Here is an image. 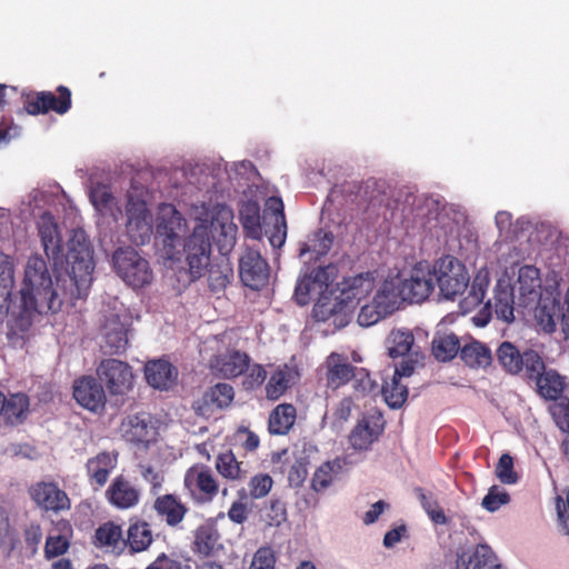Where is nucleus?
Wrapping results in <instances>:
<instances>
[{
    "instance_id": "obj_53",
    "label": "nucleus",
    "mask_w": 569,
    "mask_h": 569,
    "mask_svg": "<svg viewBox=\"0 0 569 569\" xmlns=\"http://www.w3.org/2000/svg\"><path fill=\"white\" fill-rule=\"evenodd\" d=\"M382 396L390 408H400L407 400L408 388L397 380V376H392L389 381H385L382 386Z\"/></svg>"
},
{
    "instance_id": "obj_40",
    "label": "nucleus",
    "mask_w": 569,
    "mask_h": 569,
    "mask_svg": "<svg viewBox=\"0 0 569 569\" xmlns=\"http://www.w3.org/2000/svg\"><path fill=\"white\" fill-rule=\"evenodd\" d=\"M296 421V408L283 403L277 406L269 416L268 428L272 435H286Z\"/></svg>"
},
{
    "instance_id": "obj_56",
    "label": "nucleus",
    "mask_w": 569,
    "mask_h": 569,
    "mask_svg": "<svg viewBox=\"0 0 569 569\" xmlns=\"http://www.w3.org/2000/svg\"><path fill=\"white\" fill-rule=\"evenodd\" d=\"M417 492L421 506L429 518L437 525H446L448 522V518L445 516L443 510L433 496L431 493L423 492L421 489H418Z\"/></svg>"
},
{
    "instance_id": "obj_45",
    "label": "nucleus",
    "mask_w": 569,
    "mask_h": 569,
    "mask_svg": "<svg viewBox=\"0 0 569 569\" xmlns=\"http://www.w3.org/2000/svg\"><path fill=\"white\" fill-rule=\"evenodd\" d=\"M94 538L96 546L111 550L119 549L126 545L121 526L111 521L101 525L96 530Z\"/></svg>"
},
{
    "instance_id": "obj_38",
    "label": "nucleus",
    "mask_w": 569,
    "mask_h": 569,
    "mask_svg": "<svg viewBox=\"0 0 569 569\" xmlns=\"http://www.w3.org/2000/svg\"><path fill=\"white\" fill-rule=\"evenodd\" d=\"M90 200L93 207L103 216H111L118 220L121 210L118 207L117 200L107 186L96 184L90 190Z\"/></svg>"
},
{
    "instance_id": "obj_48",
    "label": "nucleus",
    "mask_w": 569,
    "mask_h": 569,
    "mask_svg": "<svg viewBox=\"0 0 569 569\" xmlns=\"http://www.w3.org/2000/svg\"><path fill=\"white\" fill-rule=\"evenodd\" d=\"M460 342L455 333L437 335L432 340V353L439 361H449L460 351Z\"/></svg>"
},
{
    "instance_id": "obj_33",
    "label": "nucleus",
    "mask_w": 569,
    "mask_h": 569,
    "mask_svg": "<svg viewBox=\"0 0 569 569\" xmlns=\"http://www.w3.org/2000/svg\"><path fill=\"white\" fill-rule=\"evenodd\" d=\"M413 343V335L408 329H393L386 339L388 355L393 359L405 357L407 355L416 356V358H418V352L416 351Z\"/></svg>"
},
{
    "instance_id": "obj_6",
    "label": "nucleus",
    "mask_w": 569,
    "mask_h": 569,
    "mask_svg": "<svg viewBox=\"0 0 569 569\" xmlns=\"http://www.w3.org/2000/svg\"><path fill=\"white\" fill-rule=\"evenodd\" d=\"M186 231L187 221L176 207L171 203H161L156 220V239L162 247L166 258L173 259L180 252Z\"/></svg>"
},
{
    "instance_id": "obj_61",
    "label": "nucleus",
    "mask_w": 569,
    "mask_h": 569,
    "mask_svg": "<svg viewBox=\"0 0 569 569\" xmlns=\"http://www.w3.org/2000/svg\"><path fill=\"white\" fill-rule=\"evenodd\" d=\"M263 519L271 527L281 526L287 520L284 502L279 499L271 500L269 507L263 512Z\"/></svg>"
},
{
    "instance_id": "obj_44",
    "label": "nucleus",
    "mask_w": 569,
    "mask_h": 569,
    "mask_svg": "<svg viewBox=\"0 0 569 569\" xmlns=\"http://www.w3.org/2000/svg\"><path fill=\"white\" fill-rule=\"evenodd\" d=\"M240 221L248 237L260 239L262 234L260 223V207L256 201L244 202L240 210Z\"/></svg>"
},
{
    "instance_id": "obj_17",
    "label": "nucleus",
    "mask_w": 569,
    "mask_h": 569,
    "mask_svg": "<svg viewBox=\"0 0 569 569\" xmlns=\"http://www.w3.org/2000/svg\"><path fill=\"white\" fill-rule=\"evenodd\" d=\"M118 465V453L101 451L89 458L86 462V475L89 485L99 490L103 488Z\"/></svg>"
},
{
    "instance_id": "obj_34",
    "label": "nucleus",
    "mask_w": 569,
    "mask_h": 569,
    "mask_svg": "<svg viewBox=\"0 0 569 569\" xmlns=\"http://www.w3.org/2000/svg\"><path fill=\"white\" fill-rule=\"evenodd\" d=\"M59 526L61 529H53L46 539L44 558L48 560L63 556L70 548L71 528L66 521L60 522Z\"/></svg>"
},
{
    "instance_id": "obj_30",
    "label": "nucleus",
    "mask_w": 569,
    "mask_h": 569,
    "mask_svg": "<svg viewBox=\"0 0 569 569\" xmlns=\"http://www.w3.org/2000/svg\"><path fill=\"white\" fill-rule=\"evenodd\" d=\"M147 382L154 389L168 390L177 382V369L166 360L150 361L144 367Z\"/></svg>"
},
{
    "instance_id": "obj_9",
    "label": "nucleus",
    "mask_w": 569,
    "mask_h": 569,
    "mask_svg": "<svg viewBox=\"0 0 569 569\" xmlns=\"http://www.w3.org/2000/svg\"><path fill=\"white\" fill-rule=\"evenodd\" d=\"M190 279L201 278L210 264L211 242L207 226H194L183 244Z\"/></svg>"
},
{
    "instance_id": "obj_49",
    "label": "nucleus",
    "mask_w": 569,
    "mask_h": 569,
    "mask_svg": "<svg viewBox=\"0 0 569 569\" xmlns=\"http://www.w3.org/2000/svg\"><path fill=\"white\" fill-rule=\"evenodd\" d=\"M13 286V261L10 256L0 252V307H3L9 300Z\"/></svg>"
},
{
    "instance_id": "obj_1",
    "label": "nucleus",
    "mask_w": 569,
    "mask_h": 569,
    "mask_svg": "<svg viewBox=\"0 0 569 569\" xmlns=\"http://www.w3.org/2000/svg\"><path fill=\"white\" fill-rule=\"evenodd\" d=\"M71 289L74 290V286L69 283L67 272L56 274L53 281L41 257L32 256L28 259L20 293L22 303L29 309L47 313L59 311L64 301L73 305L78 298L70 296Z\"/></svg>"
},
{
    "instance_id": "obj_55",
    "label": "nucleus",
    "mask_w": 569,
    "mask_h": 569,
    "mask_svg": "<svg viewBox=\"0 0 569 569\" xmlns=\"http://www.w3.org/2000/svg\"><path fill=\"white\" fill-rule=\"evenodd\" d=\"M490 283L489 271L487 268H481L471 284V290L466 298V302L470 306L480 305L486 296L487 289Z\"/></svg>"
},
{
    "instance_id": "obj_52",
    "label": "nucleus",
    "mask_w": 569,
    "mask_h": 569,
    "mask_svg": "<svg viewBox=\"0 0 569 569\" xmlns=\"http://www.w3.org/2000/svg\"><path fill=\"white\" fill-rule=\"evenodd\" d=\"M342 465L339 460L328 461L321 465L315 472L312 478V488L321 491L328 488L339 476Z\"/></svg>"
},
{
    "instance_id": "obj_25",
    "label": "nucleus",
    "mask_w": 569,
    "mask_h": 569,
    "mask_svg": "<svg viewBox=\"0 0 569 569\" xmlns=\"http://www.w3.org/2000/svg\"><path fill=\"white\" fill-rule=\"evenodd\" d=\"M383 430V420L379 415L363 417L352 429L349 441L356 450H368Z\"/></svg>"
},
{
    "instance_id": "obj_39",
    "label": "nucleus",
    "mask_w": 569,
    "mask_h": 569,
    "mask_svg": "<svg viewBox=\"0 0 569 569\" xmlns=\"http://www.w3.org/2000/svg\"><path fill=\"white\" fill-rule=\"evenodd\" d=\"M333 242V234L322 229L313 232L308 239L301 244L300 257L310 254L311 259H318L325 256L330 250Z\"/></svg>"
},
{
    "instance_id": "obj_29",
    "label": "nucleus",
    "mask_w": 569,
    "mask_h": 569,
    "mask_svg": "<svg viewBox=\"0 0 569 569\" xmlns=\"http://www.w3.org/2000/svg\"><path fill=\"white\" fill-rule=\"evenodd\" d=\"M527 377L536 381L540 396L555 401L560 399L559 397L565 388L563 378L556 370L546 369L543 361L542 368L537 373L529 372Z\"/></svg>"
},
{
    "instance_id": "obj_21",
    "label": "nucleus",
    "mask_w": 569,
    "mask_h": 569,
    "mask_svg": "<svg viewBox=\"0 0 569 569\" xmlns=\"http://www.w3.org/2000/svg\"><path fill=\"white\" fill-rule=\"evenodd\" d=\"M73 397L81 407L92 412L101 411L106 405L104 390L92 377H83L76 381Z\"/></svg>"
},
{
    "instance_id": "obj_27",
    "label": "nucleus",
    "mask_w": 569,
    "mask_h": 569,
    "mask_svg": "<svg viewBox=\"0 0 569 569\" xmlns=\"http://www.w3.org/2000/svg\"><path fill=\"white\" fill-rule=\"evenodd\" d=\"M250 358L247 353L239 350H228L217 355L211 360V368L219 372L223 378H234L242 375L249 368Z\"/></svg>"
},
{
    "instance_id": "obj_60",
    "label": "nucleus",
    "mask_w": 569,
    "mask_h": 569,
    "mask_svg": "<svg viewBox=\"0 0 569 569\" xmlns=\"http://www.w3.org/2000/svg\"><path fill=\"white\" fill-rule=\"evenodd\" d=\"M551 416L562 431L569 433V399L560 398L550 406Z\"/></svg>"
},
{
    "instance_id": "obj_4",
    "label": "nucleus",
    "mask_w": 569,
    "mask_h": 569,
    "mask_svg": "<svg viewBox=\"0 0 569 569\" xmlns=\"http://www.w3.org/2000/svg\"><path fill=\"white\" fill-rule=\"evenodd\" d=\"M190 217L197 221L196 226H207V232L211 231L219 250L226 254L236 244L238 227L233 222V212L227 206L217 204L211 209L203 202L193 203L190 208Z\"/></svg>"
},
{
    "instance_id": "obj_24",
    "label": "nucleus",
    "mask_w": 569,
    "mask_h": 569,
    "mask_svg": "<svg viewBox=\"0 0 569 569\" xmlns=\"http://www.w3.org/2000/svg\"><path fill=\"white\" fill-rule=\"evenodd\" d=\"M267 219L272 227L266 230L269 243L272 248H281L287 239V221L281 198L270 197L266 201Z\"/></svg>"
},
{
    "instance_id": "obj_64",
    "label": "nucleus",
    "mask_w": 569,
    "mask_h": 569,
    "mask_svg": "<svg viewBox=\"0 0 569 569\" xmlns=\"http://www.w3.org/2000/svg\"><path fill=\"white\" fill-rule=\"evenodd\" d=\"M492 563V551L486 545L477 546L472 557L469 558V565H472V569H483L485 567L491 566Z\"/></svg>"
},
{
    "instance_id": "obj_50",
    "label": "nucleus",
    "mask_w": 569,
    "mask_h": 569,
    "mask_svg": "<svg viewBox=\"0 0 569 569\" xmlns=\"http://www.w3.org/2000/svg\"><path fill=\"white\" fill-rule=\"evenodd\" d=\"M232 268L229 262L222 258L219 262H214L208 270L209 287L213 292L223 290L232 277Z\"/></svg>"
},
{
    "instance_id": "obj_5",
    "label": "nucleus",
    "mask_w": 569,
    "mask_h": 569,
    "mask_svg": "<svg viewBox=\"0 0 569 569\" xmlns=\"http://www.w3.org/2000/svg\"><path fill=\"white\" fill-rule=\"evenodd\" d=\"M146 188L133 179L127 193L126 230L137 246L148 242L153 232L152 216L146 206Z\"/></svg>"
},
{
    "instance_id": "obj_51",
    "label": "nucleus",
    "mask_w": 569,
    "mask_h": 569,
    "mask_svg": "<svg viewBox=\"0 0 569 569\" xmlns=\"http://www.w3.org/2000/svg\"><path fill=\"white\" fill-rule=\"evenodd\" d=\"M23 311L14 317L9 325L8 337L14 345L18 343L16 340H23L24 335L30 330L33 322V315L39 313L37 310L29 309L22 303Z\"/></svg>"
},
{
    "instance_id": "obj_18",
    "label": "nucleus",
    "mask_w": 569,
    "mask_h": 569,
    "mask_svg": "<svg viewBox=\"0 0 569 569\" xmlns=\"http://www.w3.org/2000/svg\"><path fill=\"white\" fill-rule=\"evenodd\" d=\"M375 289V279L370 273L358 274L356 277L346 279L337 292L342 301L353 312L357 306L367 300L369 295Z\"/></svg>"
},
{
    "instance_id": "obj_22",
    "label": "nucleus",
    "mask_w": 569,
    "mask_h": 569,
    "mask_svg": "<svg viewBox=\"0 0 569 569\" xmlns=\"http://www.w3.org/2000/svg\"><path fill=\"white\" fill-rule=\"evenodd\" d=\"M120 431L127 441L134 443H149L157 436V429L148 413L129 416L122 421Z\"/></svg>"
},
{
    "instance_id": "obj_8",
    "label": "nucleus",
    "mask_w": 569,
    "mask_h": 569,
    "mask_svg": "<svg viewBox=\"0 0 569 569\" xmlns=\"http://www.w3.org/2000/svg\"><path fill=\"white\" fill-rule=\"evenodd\" d=\"M117 274L129 286L141 288L151 282L152 272L148 261L132 248H120L113 253Z\"/></svg>"
},
{
    "instance_id": "obj_35",
    "label": "nucleus",
    "mask_w": 569,
    "mask_h": 569,
    "mask_svg": "<svg viewBox=\"0 0 569 569\" xmlns=\"http://www.w3.org/2000/svg\"><path fill=\"white\" fill-rule=\"evenodd\" d=\"M297 378L298 371L295 367L288 365L277 367L267 383V397L278 399L296 382Z\"/></svg>"
},
{
    "instance_id": "obj_37",
    "label": "nucleus",
    "mask_w": 569,
    "mask_h": 569,
    "mask_svg": "<svg viewBox=\"0 0 569 569\" xmlns=\"http://www.w3.org/2000/svg\"><path fill=\"white\" fill-rule=\"evenodd\" d=\"M326 281V271L320 267L313 269L309 276L300 278L295 289V298L297 302L300 306L307 305L310 300V295L312 292H320Z\"/></svg>"
},
{
    "instance_id": "obj_10",
    "label": "nucleus",
    "mask_w": 569,
    "mask_h": 569,
    "mask_svg": "<svg viewBox=\"0 0 569 569\" xmlns=\"http://www.w3.org/2000/svg\"><path fill=\"white\" fill-rule=\"evenodd\" d=\"M101 382L112 396H123L132 390L134 375L131 367L118 359H106L97 369Z\"/></svg>"
},
{
    "instance_id": "obj_19",
    "label": "nucleus",
    "mask_w": 569,
    "mask_h": 569,
    "mask_svg": "<svg viewBox=\"0 0 569 569\" xmlns=\"http://www.w3.org/2000/svg\"><path fill=\"white\" fill-rule=\"evenodd\" d=\"M233 396V388L230 385L217 383L196 400L192 407L199 416L209 418L217 410L228 407Z\"/></svg>"
},
{
    "instance_id": "obj_11",
    "label": "nucleus",
    "mask_w": 569,
    "mask_h": 569,
    "mask_svg": "<svg viewBox=\"0 0 569 569\" xmlns=\"http://www.w3.org/2000/svg\"><path fill=\"white\" fill-rule=\"evenodd\" d=\"M497 359L500 366L511 375L525 372L537 373L542 368V358L535 350H526L522 353L511 342L505 341L497 349Z\"/></svg>"
},
{
    "instance_id": "obj_32",
    "label": "nucleus",
    "mask_w": 569,
    "mask_h": 569,
    "mask_svg": "<svg viewBox=\"0 0 569 569\" xmlns=\"http://www.w3.org/2000/svg\"><path fill=\"white\" fill-rule=\"evenodd\" d=\"M38 228L46 254L56 259L61 251V237L53 217L50 213H43Z\"/></svg>"
},
{
    "instance_id": "obj_46",
    "label": "nucleus",
    "mask_w": 569,
    "mask_h": 569,
    "mask_svg": "<svg viewBox=\"0 0 569 569\" xmlns=\"http://www.w3.org/2000/svg\"><path fill=\"white\" fill-rule=\"evenodd\" d=\"M29 400L23 393H14L4 398L2 418L7 423L16 425L21 422L28 413Z\"/></svg>"
},
{
    "instance_id": "obj_31",
    "label": "nucleus",
    "mask_w": 569,
    "mask_h": 569,
    "mask_svg": "<svg viewBox=\"0 0 569 569\" xmlns=\"http://www.w3.org/2000/svg\"><path fill=\"white\" fill-rule=\"evenodd\" d=\"M153 509L170 527L178 526L184 518L188 509L174 495H163L154 500Z\"/></svg>"
},
{
    "instance_id": "obj_7",
    "label": "nucleus",
    "mask_w": 569,
    "mask_h": 569,
    "mask_svg": "<svg viewBox=\"0 0 569 569\" xmlns=\"http://www.w3.org/2000/svg\"><path fill=\"white\" fill-rule=\"evenodd\" d=\"M435 281L441 297L448 300L465 292L469 283L466 267L455 257L446 256L438 259L432 266Z\"/></svg>"
},
{
    "instance_id": "obj_47",
    "label": "nucleus",
    "mask_w": 569,
    "mask_h": 569,
    "mask_svg": "<svg viewBox=\"0 0 569 569\" xmlns=\"http://www.w3.org/2000/svg\"><path fill=\"white\" fill-rule=\"evenodd\" d=\"M243 462L236 459L232 451L218 455L216 469L220 476L231 481H240L247 477V470L242 468Z\"/></svg>"
},
{
    "instance_id": "obj_63",
    "label": "nucleus",
    "mask_w": 569,
    "mask_h": 569,
    "mask_svg": "<svg viewBox=\"0 0 569 569\" xmlns=\"http://www.w3.org/2000/svg\"><path fill=\"white\" fill-rule=\"evenodd\" d=\"M274 552L269 547L259 548L251 561L249 569H274Z\"/></svg>"
},
{
    "instance_id": "obj_57",
    "label": "nucleus",
    "mask_w": 569,
    "mask_h": 569,
    "mask_svg": "<svg viewBox=\"0 0 569 569\" xmlns=\"http://www.w3.org/2000/svg\"><path fill=\"white\" fill-rule=\"evenodd\" d=\"M509 493L499 486L489 488L488 493L483 497L481 506L489 512L499 510L502 506L509 503Z\"/></svg>"
},
{
    "instance_id": "obj_3",
    "label": "nucleus",
    "mask_w": 569,
    "mask_h": 569,
    "mask_svg": "<svg viewBox=\"0 0 569 569\" xmlns=\"http://www.w3.org/2000/svg\"><path fill=\"white\" fill-rule=\"evenodd\" d=\"M66 262L68 264L66 272L69 283L74 286V290H70V296L72 298L86 297L92 283L94 264L92 250L83 230L74 229L71 231Z\"/></svg>"
},
{
    "instance_id": "obj_41",
    "label": "nucleus",
    "mask_w": 569,
    "mask_h": 569,
    "mask_svg": "<svg viewBox=\"0 0 569 569\" xmlns=\"http://www.w3.org/2000/svg\"><path fill=\"white\" fill-rule=\"evenodd\" d=\"M400 290L393 281L386 280L375 291L371 300L379 306L386 316L391 315L397 308L399 302Z\"/></svg>"
},
{
    "instance_id": "obj_16",
    "label": "nucleus",
    "mask_w": 569,
    "mask_h": 569,
    "mask_svg": "<svg viewBox=\"0 0 569 569\" xmlns=\"http://www.w3.org/2000/svg\"><path fill=\"white\" fill-rule=\"evenodd\" d=\"M59 97L52 92L42 91L26 102V110L29 114L46 113L53 110L59 114L66 113L71 107V93L68 88L60 86L58 88Z\"/></svg>"
},
{
    "instance_id": "obj_28",
    "label": "nucleus",
    "mask_w": 569,
    "mask_h": 569,
    "mask_svg": "<svg viewBox=\"0 0 569 569\" xmlns=\"http://www.w3.org/2000/svg\"><path fill=\"white\" fill-rule=\"evenodd\" d=\"M327 387L336 390L355 377V368L340 353H330L325 362Z\"/></svg>"
},
{
    "instance_id": "obj_26",
    "label": "nucleus",
    "mask_w": 569,
    "mask_h": 569,
    "mask_svg": "<svg viewBox=\"0 0 569 569\" xmlns=\"http://www.w3.org/2000/svg\"><path fill=\"white\" fill-rule=\"evenodd\" d=\"M108 501L118 509H130L140 501V490L122 476L117 477L106 491Z\"/></svg>"
},
{
    "instance_id": "obj_23",
    "label": "nucleus",
    "mask_w": 569,
    "mask_h": 569,
    "mask_svg": "<svg viewBox=\"0 0 569 569\" xmlns=\"http://www.w3.org/2000/svg\"><path fill=\"white\" fill-rule=\"evenodd\" d=\"M30 495L41 508L50 511H61L70 508L67 493L53 482H38L30 488Z\"/></svg>"
},
{
    "instance_id": "obj_59",
    "label": "nucleus",
    "mask_w": 569,
    "mask_h": 569,
    "mask_svg": "<svg viewBox=\"0 0 569 569\" xmlns=\"http://www.w3.org/2000/svg\"><path fill=\"white\" fill-rule=\"evenodd\" d=\"M272 486L273 480L268 473H258L248 483L249 495L253 499H261L270 492Z\"/></svg>"
},
{
    "instance_id": "obj_12",
    "label": "nucleus",
    "mask_w": 569,
    "mask_h": 569,
    "mask_svg": "<svg viewBox=\"0 0 569 569\" xmlns=\"http://www.w3.org/2000/svg\"><path fill=\"white\" fill-rule=\"evenodd\" d=\"M313 318L319 322H327L333 329L346 327L352 319L353 312L342 301L337 290L323 293L315 303Z\"/></svg>"
},
{
    "instance_id": "obj_42",
    "label": "nucleus",
    "mask_w": 569,
    "mask_h": 569,
    "mask_svg": "<svg viewBox=\"0 0 569 569\" xmlns=\"http://www.w3.org/2000/svg\"><path fill=\"white\" fill-rule=\"evenodd\" d=\"M460 357L471 368H486L492 360L489 348L479 341H471L461 347Z\"/></svg>"
},
{
    "instance_id": "obj_43",
    "label": "nucleus",
    "mask_w": 569,
    "mask_h": 569,
    "mask_svg": "<svg viewBox=\"0 0 569 569\" xmlns=\"http://www.w3.org/2000/svg\"><path fill=\"white\" fill-rule=\"evenodd\" d=\"M152 541L153 535L149 523L146 521H137L129 526L126 543L133 552H141L147 550Z\"/></svg>"
},
{
    "instance_id": "obj_20",
    "label": "nucleus",
    "mask_w": 569,
    "mask_h": 569,
    "mask_svg": "<svg viewBox=\"0 0 569 569\" xmlns=\"http://www.w3.org/2000/svg\"><path fill=\"white\" fill-rule=\"evenodd\" d=\"M183 483L184 488L191 496L200 493L209 500H211L219 491V487L212 471L208 467L201 465H194L186 471Z\"/></svg>"
},
{
    "instance_id": "obj_14",
    "label": "nucleus",
    "mask_w": 569,
    "mask_h": 569,
    "mask_svg": "<svg viewBox=\"0 0 569 569\" xmlns=\"http://www.w3.org/2000/svg\"><path fill=\"white\" fill-rule=\"evenodd\" d=\"M239 274L246 287L259 290L268 283L270 270L258 250L247 248L239 258Z\"/></svg>"
},
{
    "instance_id": "obj_2",
    "label": "nucleus",
    "mask_w": 569,
    "mask_h": 569,
    "mask_svg": "<svg viewBox=\"0 0 569 569\" xmlns=\"http://www.w3.org/2000/svg\"><path fill=\"white\" fill-rule=\"evenodd\" d=\"M542 297L539 270L533 266L518 269L517 279L500 278L495 289V313L498 319L511 323L515 312L525 313L531 310Z\"/></svg>"
},
{
    "instance_id": "obj_13",
    "label": "nucleus",
    "mask_w": 569,
    "mask_h": 569,
    "mask_svg": "<svg viewBox=\"0 0 569 569\" xmlns=\"http://www.w3.org/2000/svg\"><path fill=\"white\" fill-rule=\"evenodd\" d=\"M433 268L427 262H418L400 287V293L403 300L411 302H422L429 298L435 290Z\"/></svg>"
},
{
    "instance_id": "obj_15",
    "label": "nucleus",
    "mask_w": 569,
    "mask_h": 569,
    "mask_svg": "<svg viewBox=\"0 0 569 569\" xmlns=\"http://www.w3.org/2000/svg\"><path fill=\"white\" fill-rule=\"evenodd\" d=\"M129 317L123 313H111L106 317L102 326L104 348L111 353H119L127 349L129 343Z\"/></svg>"
},
{
    "instance_id": "obj_36",
    "label": "nucleus",
    "mask_w": 569,
    "mask_h": 569,
    "mask_svg": "<svg viewBox=\"0 0 569 569\" xmlns=\"http://www.w3.org/2000/svg\"><path fill=\"white\" fill-rule=\"evenodd\" d=\"M542 330L553 332L560 318V307L555 298L541 297L531 309Z\"/></svg>"
},
{
    "instance_id": "obj_58",
    "label": "nucleus",
    "mask_w": 569,
    "mask_h": 569,
    "mask_svg": "<svg viewBox=\"0 0 569 569\" xmlns=\"http://www.w3.org/2000/svg\"><path fill=\"white\" fill-rule=\"evenodd\" d=\"M495 473L497 478L505 485H515L518 482V475L513 469V459L509 453L501 455Z\"/></svg>"
},
{
    "instance_id": "obj_54",
    "label": "nucleus",
    "mask_w": 569,
    "mask_h": 569,
    "mask_svg": "<svg viewBox=\"0 0 569 569\" xmlns=\"http://www.w3.org/2000/svg\"><path fill=\"white\" fill-rule=\"evenodd\" d=\"M353 408V401L350 397L341 399L331 410L327 413V419L335 430H340L343 425L349 420Z\"/></svg>"
},
{
    "instance_id": "obj_62",
    "label": "nucleus",
    "mask_w": 569,
    "mask_h": 569,
    "mask_svg": "<svg viewBox=\"0 0 569 569\" xmlns=\"http://www.w3.org/2000/svg\"><path fill=\"white\" fill-rule=\"evenodd\" d=\"M378 307L372 300L362 305L358 315V323L361 327H370L387 317Z\"/></svg>"
}]
</instances>
